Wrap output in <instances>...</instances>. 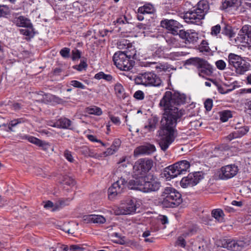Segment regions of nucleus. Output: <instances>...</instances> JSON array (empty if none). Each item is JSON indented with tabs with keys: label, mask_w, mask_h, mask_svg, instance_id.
Instances as JSON below:
<instances>
[{
	"label": "nucleus",
	"mask_w": 251,
	"mask_h": 251,
	"mask_svg": "<svg viewBox=\"0 0 251 251\" xmlns=\"http://www.w3.org/2000/svg\"><path fill=\"white\" fill-rule=\"evenodd\" d=\"M121 145V141L119 139H116L113 142L111 147L107 149L106 151L103 152L104 156L112 155L117 151Z\"/></svg>",
	"instance_id": "23"
},
{
	"label": "nucleus",
	"mask_w": 251,
	"mask_h": 251,
	"mask_svg": "<svg viewBox=\"0 0 251 251\" xmlns=\"http://www.w3.org/2000/svg\"><path fill=\"white\" fill-rule=\"evenodd\" d=\"M38 146L41 147L44 151H48L50 147V145L48 143L41 140Z\"/></svg>",
	"instance_id": "57"
},
{
	"label": "nucleus",
	"mask_w": 251,
	"mask_h": 251,
	"mask_svg": "<svg viewBox=\"0 0 251 251\" xmlns=\"http://www.w3.org/2000/svg\"><path fill=\"white\" fill-rule=\"evenodd\" d=\"M71 125V121L66 118H60L56 121L55 127L69 128Z\"/></svg>",
	"instance_id": "24"
},
{
	"label": "nucleus",
	"mask_w": 251,
	"mask_h": 251,
	"mask_svg": "<svg viewBox=\"0 0 251 251\" xmlns=\"http://www.w3.org/2000/svg\"><path fill=\"white\" fill-rule=\"evenodd\" d=\"M143 192L151 193L158 191L161 187V183L157 178L153 175H149L145 176Z\"/></svg>",
	"instance_id": "10"
},
{
	"label": "nucleus",
	"mask_w": 251,
	"mask_h": 251,
	"mask_svg": "<svg viewBox=\"0 0 251 251\" xmlns=\"http://www.w3.org/2000/svg\"><path fill=\"white\" fill-rule=\"evenodd\" d=\"M64 251H84L83 249L77 245H71L70 247L65 246Z\"/></svg>",
	"instance_id": "37"
},
{
	"label": "nucleus",
	"mask_w": 251,
	"mask_h": 251,
	"mask_svg": "<svg viewBox=\"0 0 251 251\" xmlns=\"http://www.w3.org/2000/svg\"><path fill=\"white\" fill-rule=\"evenodd\" d=\"M12 106H13V109L15 111H18L22 108L21 104L20 103H17V102L13 103L12 105Z\"/></svg>",
	"instance_id": "63"
},
{
	"label": "nucleus",
	"mask_w": 251,
	"mask_h": 251,
	"mask_svg": "<svg viewBox=\"0 0 251 251\" xmlns=\"http://www.w3.org/2000/svg\"><path fill=\"white\" fill-rule=\"evenodd\" d=\"M199 50L201 52H208L210 49L208 46L207 42L205 40H202L199 47Z\"/></svg>",
	"instance_id": "35"
},
{
	"label": "nucleus",
	"mask_w": 251,
	"mask_h": 251,
	"mask_svg": "<svg viewBox=\"0 0 251 251\" xmlns=\"http://www.w3.org/2000/svg\"><path fill=\"white\" fill-rule=\"evenodd\" d=\"M136 209L134 200L128 199L122 203L121 206L116 211L117 215H128L134 213Z\"/></svg>",
	"instance_id": "14"
},
{
	"label": "nucleus",
	"mask_w": 251,
	"mask_h": 251,
	"mask_svg": "<svg viewBox=\"0 0 251 251\" xmlns=\"http://www.w3.org/2000/svg\"><path fill=\"white\" fill-rule=\"evenodd\" d=\"M182 201L181 194L172 187H166L161 192L159 204L163 207L174 208Z\"/></svg>",
	"instance_id": "2"
},
{
	"label": "nucleus",
	"mask_w": 251,
	"mask_h": 251,
	"mask_svg": "<svg viewBox=\"0 0 251 251\" xmlns=\"http://www.w3.org/2000/svg\"><path fill=\"white\" fill-rule=\"evenodd\" d=\"M159 118L156 116H151L148 120V123L144 126L143 129L146 132H151L154 131L156 128Z\"/></svg>",
	"instance_id": "21"
},
{
	"label": "nucleus",
	"mask_w": 251,
	"mask_h": 251,
	"mask_svg": "<svg viewBox=\"0 0 251 251\" xmlns=\"http://www.w3.org/2000/svg\"><path fill=\"white\" fill-rule=\"evenodd\" d=\"M203 178L202 175L200 172L190 174L187 176L183 177L180 181V185L183 188L193 187L199 183Z\"/></svg>",
	"instance_id": "13"
},
{
	"label": "nucleus",
	"mask_w": 251,
	"mask_h": 251,
	"mask_svg": "<svg viewBox=\"0 0 251 251\" xmlns=\"http://www.w3.org/2000/svg\"><path fill=\"white\" fill-rule=\"evenodd\" d=\"M155 147L152 144H146L137 148L134 153L136 154H150L155 151Z\"/></svg>",
	"instance_id": "20"
},
{
	"label": "nucleus",
	"mask_w": 251,
	"mask_h": 251,
	"mask_svg": "<svg viewBox=\"0 0 251 251\" xmlns=\"http://www.w3.org/2000/svg\"><path fill=\"white\" fill-rule=\"evenodd\" d=\"M13 22L17 26L19 27H31L32 24L30 22V21L27 18L20 16L18 17H15L13 20Z\"/></svg>",
	"instance_id": "22"
},
{
	"label": "nucleus",
	"mask_w": 251,
	"mask_h": 251,
	"mask_svg": "<svg viewBox=\"0 0 251 251\" xmlns=\"http://www.w3.org/2000/svg\"><path fill=\"white\" fill-rule=\"evenodd\" d=\"M149 66L151 67V66H154V67L156 69H159L160 70H165V66L163 65H157L156 63L155 62H149L148 63Z\"/></svg>",
	"instance_id": "59"
},
{
	"label": "nucleus",
	"mask_w": 251,
	"mask_h": 251,
	"mask_svg": "<svg viewBox=\"0 0 251 251\" xmlns=\"http://www.w3.org/2000/svg\"><path fill=\"white\" fill-rule=\"evenodd\" d=\"M211 214L216 220L219 222L224 221V213L223 211L221 209H216L212 211Z\"/></svg>",
	"instance_id": "27"
},
{
	"label": "nucleus",
	"mask_w": 251,
	"mask_h": 251,
	"mask_svg": "<svg viewBox=\"0 0 251 251\" xmlns=\"http://www.w3.org/2000/svg\"><path fill=\"white\" fill-rule=\"evenodd\" d=\"M115 94L120 99H124L126 97V93L123 86L120 83H116L114 87Z\"/></svg>",
	"instance_id": "26"
},
{
	"label": "nucleus",
	"mask_w": 251,
	"mask_h": 251,
	"mask_svg": "<svg viewBox=\"0 0 251 251\" xmlns=\"http://www.w3.org/2000/svg\"><path fill=\"white\" fill-rule=\"evenodd\" d=\"M198 227L196 226H193L188 229V231L184 232L182 235L184 237L191 236L196 234L198 230Z\"/></svg>",
	"instance_id": "32"
},
{
	"label": "nucleus",
	"mask_w": 251,
	"mask_h": 251,
	"mask_svg": "<svg viewBox=\"0 0 251 251\" xmlns=\"http://www.w3.org/2000/svg\"><path fill=\"white\" fill-rule=\"evenodd\" d=\"M208 80L211 81L212 82V83L218 88V89L221 94H225L226 93V92L224 91L223 88L222 87V86L218 83L215 80L212 79L211 78H208Z\"/></svg>",
	"instance_id": "48"
},
{
	"label": "nucleus",
	"mask_w": 251,
	"mask_h": 251,
	"mask_svg": "<svg viewBox=\"0 0 251 251\" xmlns=\"http://www.w3.org/2000/svg\"><path fill=\"white\" fill-rule=\"evenodd\" d=\"M116 23L119 24H128L129 22L126 16H121L116 20Z\"/></svg>",
	"instance_id": "47"
},
{
	"label": "nucleus",
	"mask_w": 251,
	"mask_h": 251,
	"mask_svg": "<svg viewBox=\"0 0 251 251\" xmlns=\"http://www.w3.org/2000/svg\"><path fill=\"white\" fill-rule=\"evenodd\" d=\"M123 52L129 59L134 60L137 58L136 50L131 46L127 47L126 50Z\"/></svg>",
	"instance_id": "28"
},
{
	"label": "nucleus",
	"mask_w": 251,
	"mask_h": 251,
	"mask_svg": "<svg viewBox=\"0 0 251 251\" xmlns=\"http://www.w3.org/2000/svg\"><path fill=\"white\" fill-rule=\"evenodd\" d=\"M135 82L137 84L145 86H159L162 84L160 77L153 72H145L139 74L135 78Z\"/></svg>",
	"instance_id": "4"
},
{
	"label": "nucleus",
	"mask_w": 251,
	"mask_h": 251,
	"mask_svg": "<svg viewBox=\"0 0 251 251\" xmlns=\"http://www.w3.org/2000/svg\"><path fill=\"white\" fill-rule=\"evenodd\" d=\"M179 24L174 20H164L161 22V25L166 28L173 35H178Z\"/></svg>",
	"instance_id": "17"
},
{
	"label": "nucleus",
	"mask_w": 251,
	"mask_h": 251,
	"mask_svg": "<svg viewBox=\"0 0 251 251\" xmlns=\"http://www.w3.org/2000/svg\"><path fill=\"white\" fill-rule=\"evenodd\" d=\"M110 118L111 121L114 124H115L116 125H119L120 124V120L118 117H115L113 116H110Z\"/></svg>",
	"instance_id": "60"
},
{
	"label": "nucleus",
	"mask_w": 251,
	"mask_h": 251,
	"mask_svg": "<svg viewBox=\"0 0 251 251\" xmlns=\"http://www.w3.org/2000/svg\"><path fill=\"white\" fill-rule=\"evenodd\" d=\"M190 166V163L188 161L182 160L168 167L166 172L170 178H173L186 172Z\"/></svg>",
	"instance_id": "8"
},
{
	"label": "nucleus",
	"mask_w": 251,
	"mask_h": 251,
	"mask_svg": "<svg viewBox=\"0 0 251 251\" xmlns=\"http://www.w3.org/2000/svg\"><path fill=\"white\" fill-rule=\"evenodd\" d=\"M26 28L25 29H21L20 30L21 34L29 38L33 37L34 35L33 26L31 27H26Z\"/></svg>",
	"instance_id": "30"
},
{
	"label": "nucleus",
	"mask_w": 251,
	"mask_h": 251,
	"mask_svg": "<svg viewBox=\"0 0 251 251\" xmlns=\"http://www.w3.org/2000/svg\"><path fill=\"white\" fill-rule=\"evenodd\" d=\"M153 162L151 159L142 158L135 162L133 169L135 176H144L151 169Z\"/></svg>",
	"instance_id": "9"
},
{
	"label": "nucleus",
	"mask_w": 251,
	"mask_h": 251,
	"mask_svg": "<svg viewBox=\"0 0 251 251\" xmlns=\"http://www.w3.org/2000/svg\"><path fill=\"white\" fill-rule=\"evenodd\" d=\"M232 117L231 113L230 111L225 110L222 111L220 114V120L223 122H226L229 118Z\"/></svg>",
	"instance_id": "34"
},
{
	"label": "nucleus",
	"mask_w": 251,
	"mask_h": 251,
	"mask_svg": "<svg viewBox=\"0 0 251 251\" xmlns=\"http://www.w3.org/2000/svg\"><path fill=\"white\" fill-rule=\"evenodd\" d=\"M27 140L30 143L34 144L37 146H38L39 143H40L41 140L39 139H38L36 137H34L33 136H28L27 137Z\"/></svg>",
	"instance_id": "54"
},
{
	"label": "nucleus",
	"mask_w": 251,
	"mask_h": 251,
	"mask_svg": "<svg viewBox=\"0 0 251 251\" xmlns=\"http://www.w3.org/2000/svg\"><path fill=\"white\" fill-rule=\"evenodd\" d=\"M64 156L67 160L69 161L72 162L74 161V158L71 154V152L68 150H65L64 151Z\"/></svg>",
	"instance_id": "55"
},
{
	"label": "nucleus",
	"mask_w": 251,
	"mask_h": 251,
	"mask_svg": "<svg viewBox=\"0 0 251 251\" xmlns=\"http://www.w3.org/2000/svg\"><path fill=\"white\" fill-rule=\"evenodd\" d=\"M71 199H67L66 200H59V203L60 206H64L66 205H68Z\"/></svg>",
	"instance_id": "61"
},
{
	"label": "nucleus",
	"mask_w": 251,
	"mask_h": 251,
	"mask_svg": "<svg viewBox=\"0 0 251 251\" xmlns=\"http://www.w3.org/2000/svg\"><path fill=\"white\" fill-rule=\"evenodd\" d=\"M177 243L178 245H179L180 247H183V248L185 247V245H186L185 241L184 239L183 238V237L182 236H179L178 238L177 241Z\"/></svg>",
	"instance_id": "58"
},
{
	"label": "nucleus",
	"mask_w": 251,
	"mask_h": 251,
	"mask_svg": "<svg viewBox=\"0 0 251 251\" xmlns=\"http://www.w3.org/2000/svg\"><path fill=\"white\" fill-rule=\"evenodd\" d=\"M70 49L68 48H64L61 50L60 53L61 55L64 58H68L69 57Z\"/></svg>",
	"instance_id": "45"
},
{
	"label": "nucleus",
	"mask_w": 251,
	"mask_h": 251,
	"mask_svg": "<svg viewBox=\"0 0 251 251\" xmlns=\"http://www.w3.org/2000/svg\"><path fill=\"white\" fill-rule=\"evenodd\" d=\"M238 171L237 166L235 165H228L221 168L220 177L222 179H226L234 176Z\"/></svg>",
	"instance_id": "15"
},
{
	"label": "nucleus",
	"mask_w": 251,
	"mask_h": 251,
	"mask_svg": "<svg viewBox=\"0 0 251 251\" xmlns=\"http://www.w3.org/2000/svg\"><path fill=\"white\" fill-rule=\"evenodd\" d=\"M247 246L246 243L242 240L225 239L222 241V246L223 248L232 251H241Z\"/></svg>",
	"instance_id": "11"
},
{
	"label": "nucleus",
	"mask_w": 251,
	"mask_h": 251,
	"mask_svg": "<svg viewBox=\"0 0 251 251\" xmlns=\"http://www.w3.org/2000/svg\"><path fill=\"white\" fill-rule=\"evenodd\" d=\"M44 207L47 209L52 208V211H54L58 209L59 205L58 204L54 205L52 202L49 201L45 204Z\"/></svg>",
	"instance_id": "41"
},
{
	"label": "nucleus",
	"mask_w": 251,
	"mask_h": 251,
	"mask_svg": "<svg viewBox=\"0 0 251 251\" xmlns=\"http://www.w3.org/2000/svg\"><path fill=\"white\" fill-rule=\"evenodd\" d=\"M186 54V53L185 52L177 51V52H171L169 55H170V57L171 59H173V60H176V59H178V57H179L180 56H184Z\"/></svg>",
	"instance_id": "38"
},
{
	"label": "nucleus",
	"mask_w": 251,
	"mask_h": 251,
	"mask_svg": "<svg viewBox=\"0 0 251 251\" xmlns=\"http://www.w3.org/2000/svg\"><path fill=\"white\" fill-rule=\"evenodd\" d=\"M0 127H5V128L4 129L7 132H13L14 130L13 129L12 127L10 126L9 124H8V126L7 127V126L6 124H3L2 125L0 126Z\"/></svg>",
	"instance_id": "62"
},
{
	"label": "nucleus",
	"mask_w": 251,
	"mask_h": 251,
	"mask_svg": "<svg viewBox=\"0 0 251 251\" xmlns=\"http://www.w3.org/2000/svg\"><path fill=\"white\" fill-rule=\"evenodd\" d=\"M240 4V0H225L223 3V8L226 9L228 7L237 6Z\"/></svg>",
	"instance_id": "29"
},
{
	"label": "nucleus",
	"mask_w": 251,
	"mask_h": 251,
	"mask_svg": "<svg viewBox=\"0 0 251 251\" xmlns=\"http://www.w3.org/2000/svg\"><path fill=\"white\" fill-rule=\"evenodd\" d=\"M113 60L116 67L123 71L131 70L134 64V61L129 59L124 52L121 51L115 53L113 56Z\"/></svg>",
	"instance_id": "5"
},
{
	"label": "nucleus",
	"mask_w": 251,
	"mask_h": 251,
	"mask_svg": "<svg viewBox=\"0 0 251 251\" xmlns=\"http://www.w3.org/2000/svg\"><path fill=\"white\" fill-rule=\"evenodd\" d=\"M82 221L84 223H94V215H86L82 217Z\"/></svg>",
	"instance_id": "39"
},
{
	"label": "nucleus",
	"mask_w": 251,
	"mask_h": 251,
	"mask_svg": "<svg viewBox=\"0 0 251 251\" xmlns=\"http://www.w3.org/2000/svg\"><path fill=\"white\" fill-rule=\"evenodd\" d=\"M87 66L86 62L84 60H81L80 64L78 65H75L73 66V68L77 70L78 71H81L83 70H85Z\"/></svg>",
	"instance_id": "40"
},
{
	"label": "nucleus",
	"mask_w": 251,
	"mask_h": 251,
	"mask_svg": "<svg viewBox=\"0 0 251 251\" xmlns=\"http://www.w3.org/2000/svg\"><path fill=\"white\" fill-rule=\"evenodd\" d=\"M134 179H131L127 183V186L130 189L138 190L143 192L145 176H135L133 174Z\"/></svg>",
	"instance_id": "18"
},
{
	"label": "nucleus",
	"mask_w": 251,
	"mask_h": 251,
	"mask_svg": "<svg viewBox=\"0 0 251 251\" xmlns=\"http://www.w3.org/2000/svg\"><path fill=\"white\" fill-rule=\"evenodd\" d=\"M105 222L106 219L103 216L95 214V224H103Z\"/></svg>",
	"instance_id": "43"
},
{
	"label": "nucleus",
	"mask_w": 251,
	"mask_h": 251,
	"mask_svg": "<svg viewBox=\"0 0 251 251\" xmlns=\"http://www.w3.org/2000/svg\"><path fill=\"white\" fill-rule=\"evenodd\" d=\"M215 64L217 68L221 70H224L226 66V63L222 60H219L216 61Z\"/></svg>",
	"instance_id": "49"
},
{
	"label": "nucleus",
	"mask_w": 251,
	"mask_h": 251,
	"mask_svg": "<svg viewBox=\"0 0 251 251\" xmlns=\"http://www.w3.org/2000/svg\"><path fill=\"white\" fill-rule=\"evenodd\" d=\"M126 181L122 177L114 182L108 189V197L110 199H114L116 196L121 194L126 188Z\"/></svg>",
	"instance_id": "12"
},
{
	"label": "nucleus",
	"mask_w": 251,
	"mask_h": 251,
	"mask_svg": "<svg viewBox=\"0 0 251 251\" xmlns=\"http://www.w3.org/2000/svg\"><path fill=\"white\" fill-rule=\"evenodd\" d=\"M10 9L6 5H0V18L5 17L10 14Z\"/></svg>",
	"instance_id": "33"
},
{
	"label": "nucleus",
	"mask_w": 251,
	"mask_h": 251,
	"mask_svg": "<svg viewBox=\"0 0 251 251\" xmlns=\"http://www.w3.org/2000/svg\"><path fill=\"white\" fill-rule=\"evenodd\" d=\"M71 84L75 87L82 88H84V86L82 83L77 80H72L71 81Z\"/></svg>",
	"instance_id": "56"
},
{
	"label": "nucleus",
	"mask_w": 251,
	"mask_h": 251,
	"mask_svg": "<svg viewBox=\"0 0 251 251\" xmlns=\"http://www.w3.org/2000/svg\"><path fill=\"white\" fill-rule=\"evenodd\" d=\"M134 97L136 99L142 100L144 98V94L142 91L138 90L134 93Z\"/></svg>",
	"instance_id": "53"
},
{
	"label": "nucleus",
	"mask_w": 251,
	"mask_h": 251,
	"mask_svg": "<svg viewBox=\"0 0 251 251\" xmlns=\"http://www.w3.org/2000/svg\"><path fill=\"white\" fill-rule=\"evenodd\" d=\"M189 64L195 66L199 69V75L203 77L210 76L213 72L212 66L205 60L199 58H191L187 60Z\"/></svg>",
	"instance_id": "6"
},
{
	"label": "nucleus",
	"mask_w": 251,
	"mask_h": 251,
	"mask_svg": "<svg viewBox=\"0 0 251 251\" xmlns=\"http://www.w3.org/2000/svg\"><path fill=\"white\" fill-rule=\"evenodd\" d=\"M213 106V101L211 99H207L204 102V107L207 111H210Z\"/></svg>",
	"instance_id": "52"
},
{
	"label": "nucleus",
	"mask_w": 251,
	"mask_h": 251,
	"mask_svg": "<svg viewBox=\"0 0 251 251\" xmlns=\"http://www.w3.org/2000/svg\"><path fill=\"white\" fill-rule=\"evenodd\" d=\"M63 183L68 185H74L75 180L69 176H65L63 180Z\"/></svg>",
	"instance_id": "50"
},
{
	"label": "nucleus",
	"mask_w": 251,
	"mask_h": 251,
	"mask_svg": "<svg viewBox=\"0 0 251 251\" xmlns=\"http://www.w3.org/2000/svg\"><path fill=\"white\" fill-rule=\"evenodd\" d=\"M221 31V26L219 25L213 26L211 28V34L212 35L216 36Z\"/></svg>",
	"instance_id": "44"
},
{
	"label": "nucleus",
	"mask_w": 251,
	"mask_h": 251,
	"mask_svg": "<svg viewBox=\"0 0 251 251\" xmlns=\"http://www.w3.org/2000/svg\"><path fill=\"white\" fill-rule=\"evenodd\" d=\"M190 124L191 126H195L196 127L200 126H201V123L198 121H195L193 122H191Z\"/></svg>",
	"instance_id": "64"
},
{
	"label": "nucleus",
	"mask_w": 251,
	"mask_h": 251,
	"mask_svg": "<svg viewBox=\"0 0 251 251\" xmlns=\"http://www.w3.org/2000/svg\"><path fill=\"white\" fill-rule=\"evenodd\" d=\"M138 11L141 14H151L154 12V8L152 4L147 3L139 7Z\"/></svg>",
	"instance_id": "25"
},
{
	"label": "nucleus",
	"mask_w": 251,
	"mask_h": 251,
	"mask_svg": "<svg viewBox=\"0 0 251 251\" xmlns=\"http://www.w3.org/2000/svg\"><path fill=\"white\" fill-rule=\"evenodd\" d=\"M178 35L180 38L184 40V42L186 44H194L198 40V33L192 30H180Z\"/></svg>",
	"instance_id": "16"
},
{
	"label": "nucleus",
	"mask_w": 251,
	"mask_h": 251,
	"mask_svg": "<svg viewBox=\"0 0 251 251\" xmlns=\"http://www.w3.org/2000/svg\"><path fill=\"white\" fill-rule=\"evenodd\" d=\"M24 122L23 119L22 118H19L14 119L13 120L11 121L9 124L10 125V126L13 127L16 126L17 125H18L19 124H21L22 123H23Z\"/></svg>",
	"instance_id": "46"
},
{
	"label": "nucleus",
	"mask_w": 251,
	"mask_h": 251,
	"mask_svg": "<svg viewBox=\"0 0 251 251\" xmlns=\"http://www.w3.org/2000/svg\"><path fill=\"white\" fill-rule=\"evenodd\" d=\"M72 57L73 60H75L80 58L81 52L78 50H72Z\"/></svg>",
	"instance_id": "51"
},
{
	"label": "nucleus",
	"mask_w": 251,
	"mask_h": 251,
	"mask_svg": "<svg viewBox=\"0 0 251 251\" xmlns=\"http://www.w3.org/2000/svg\"><path fill=\"white\" fill-rule=\"evenodd\" d=\"M249 128L248 126L239 127L227 136L226 138L230 141L234 139L240 138L245 135L249 131Z\"/></svg>",
	"instance_id": "19"
},
{
	"label": "nucleus",
	"mask_w": 251,
	"mask_h": 251,
	"mask_svg": "<svg viewBox=\"0 0 251 251\" xmlns=\"http://www.w3.org/2000/svg\"><path fill=\"white\" fill-rule=\"evenodd\" d=\"M209 9L208 2L202 0L198 3L196 8L182 14L181 17L187 23L196 24L204 18Z\"/></svg>",
	"instance_id": "3"
},
{
	"label": "nucleus",
	"mask_w": 251,
	"mask_h": 251,
	"mask_svg": "<svg viewBox=\"0 0 251 251\" xmlns=\"http://www.w3.org/2000/svg\"><path fill=\"white\" fill-rule=\"evenodd\" d=\"M228 57L229 65L235 68L237 74L243 75L249 69V63L246 62L241 56L231 53Z\"/></svg>",
	"instance_id": "7"
},
{
	"label": "nucleus",
	"mask_w": 251,
	"mask_h": 251,
	"mask_svg": "<svg viewBox=\"0 0 251 251\" xmlns=\"http://www.w3.org/2000/svg\"><path fill=\"white\" fill-rule=\"evenodd\" d=\"M241 30L242 32L248 37L251 36V26L245 25L242 27Z\"/></svg>",
	"instance_id": "42"
},
{
	"label": "nucleus",
	"mask_w": 251,
	"mask_h": 251,
	"mask_svg": "<svg viewBox=\"0 0 251 251\" xmlns=\"http://www.w3.org/2000/svg\"><path fill=\"white\" fill-rule=\"evenodd\" d=\"M188 100L189 99L184 94L170 91L165 92L160 100L159 105L163 113L158 131L159 144L163 151H165L174 141L176 124L184 114V110L177 106L188 102Z\"/></svg>",
	"instance_id": "1"
},
{
	"label": "nucleus",
	"mask_w": 251,
	"mask_h": 251,
	"mask_svg": "<svg viewBox=\"0 0 251 251\" xmlns=\"http://www.w3.org/2000/svg\"><path fill=\"white\" fill-rule=\"evenodd\" d=\"M222 33L229 38L232 37L234 35L231 27L228 25H225L222 30Z\"/></svg>",
	"instance_id": "31"
},
{
	"label": "nucleus",
	"mask_w": 251,
	"mask_h": 251,
	"mask_svg": "<svg viewBox=\"0 0 251 251\" xmlns=\"http://www.w3.org/2000/svg\"><path fill=\"white\" fill-rule=\"evenodd\" d=\"M81 152L86 156L94 157L93 150L87 146H84L81 149Z\"/></svg>",
	"instance_id": "36"
}]
</instances>
